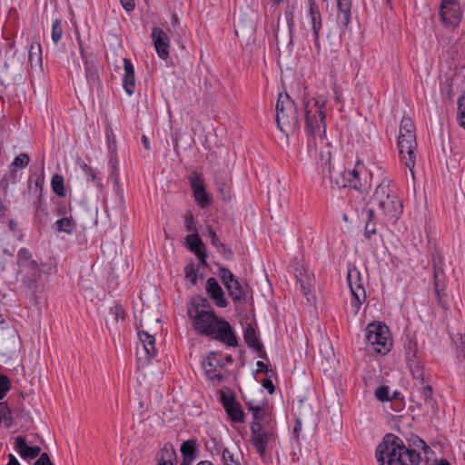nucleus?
I'll return each mask as SVG.
<instances>
[{"instance_id": "nucleus-37", "label": "nucleus", "mask_w": 465, "mask_h": 465, "mask_svg": "<svg viewBox=\"0 0 465 465\" xmlns=\"http://www.w3.org/2000/svg\"><path fill=\"white\" fill-rule=\"evenodd\" d=\"M199 265L191 261L184 267L185 279L188 280L193 285H196L198 280Z\"/></svg>"}, {"instance_id": "nucleus-27", "label": "nucleus", "mask_w": 465, "mask_h": 465, "mask_svg": "<svg viewBox=\"0 0 465 465\" xmlns=\"http://www.w3.org/2000/svg\"><path fill=\"white\" fill-rule=\"evenodd\" d=\"M309 14L312 19V32L317 34V31L322 29V16L319 7L314 0H308Z\"/></svg>"}, {"instance_id": "nucleus-28", "label": "nucleus", "mask_w": 465, "mask_h": 465, "mask_svg": "<svg viewBox=\"0 0 465 465\" xmlns=\"http://www.w3.org/2000/svg\"><path fill=\"white\" fill-rule=\"evenodd\" d=\"M243 338L246 344L252 348L254 351H261L262 348V343L260 341L258 336L256 335L255 329L252 325H248L243 332Z\"/></svg>"}, {"instance_id": "nucleus-12", "label": "nucleus", "mask_w": 465, "mask_h": 465, "mask_svg": "<svg viewBox=\"0 0 465 465\" xmlns=\"http://www.w3.org/2000/svg\"><path fill=\"white\" fill-rule=\"evenodd\" d=\"M439 15L441 23L447 28L452 29L459 25L462 17L460 5L455 0H442Z\"/></svg>"}, {"instance_id": "nucleus-33", "label": "nucleus", "mask_w": 465, "mask_h": 465, "mask_svg": "<svg viewBox=\"0 0 465 465\" xmlns=\"http://www.w3.org/2000/svg\"><path fill=\"white\" fill-rule=\"evenodd\" d=\"M376 222L375 214L372 209L368 210L367 221L364 228V237L370 239L372 235L376 234Z\"/></svg>"}, {"instance_id": "nucleus-25", "label": "nucleus", "mask_w": 465, "mask_h": 465, "mask_svg": "<svg viewBox=\"0 0 465 465\" xmlns=\"http://www.w3.org/2000/svg\"><path fill=\"white\" fill-rule=\"evenodd\" d=\"M253 421L251 426L265 427L270 422V413L267 405H262L252 410Z\"/></svg>"}, {"instance_id": "nucleus-8", "label": "nucleus", "mask_w": 465, "mask_h": 465, "mask_svg": "<svg viewBox=\"0 0 465 465\" xmlns=\"http://www.w3.org/2000/svg\"><path fill=\"white\" fill-rule=\"evenodd\" d=\"M347 281L351 291V301L348 311L356 316L363 302L366 301V292L361 272L351 263L348 264Z\"/></svg>"}, {"instance_id": "nucleus-34", "label": "nucleus", "mask_w": 465, "mask_h": 465, "mask_svg": "<svg viewBox=\"0 0 465 465\" xmlns=\"http://www.w3.org/2000/svg\"><path fill=\"white\" fill-rule=\"evenodd\" d=\"M51 186L53 192L60 196L64 197L66 194L65 188H64V177L61 174L55 173L53 175L51 180Z\"/></svg>"}, {"instance_id": "nucleus-38", "label": "nucleus", "mask_w": 465, "mask_h": 465, "mask_svg": "<svg viewBox=\"0 0 465 465\" xmlns=\"http://www.w3.org/2000/svg\"><path fill=\"white\" fill-rule=\"evenodd\" d=\"M408 365L410 367L413 379L415 380L414 384L426 382L423 367L419 362L414 361V362H408Z\"/></svg>"}, {"instance_id": "nucleus-43", "label": "nucleus", "mask_w": 465, "mask_h": 465, "mask_svg": "<svg viewBox=\"0 0 465 465\" xmlns=\"http://www.w3.org/2000/svg\"><path fill=\"white\" fill-rule=\"evenodd\" d=\"M188 181L193 192L195 191V189H197L198 187L203 188V186H205L203 174L196 171H193L191 173V174L188 176Z\"/></svg>"}, {"instance_id": "nucleus-61", "label": "nucleus", "mask_w": 465, "mask_h": 465, "mask_svg": "<svg viewBox=\"0 0 465 465\" xmlns=\"http://www.w3.org/2000/svg\"><path fill=\"white\" fill-rule=\"evenodd\" d=\"M48 213L45 209L40 208V206L36 207V217L39 220L40 223H45V220L47 219Z\"/></svg>"}, {"instance_id": "nucleus-54", "label": "nucleus", "mask_w": 465, "mask_h": 465, "mask_svg": "<svg viewBox=\"0 0 465 465\" xmlns=\"http://www.w3.org/2000/svg\"><path fill=\"white\" fill-rule=\"evenodd\" d=\"M208 237L211 241V243L215 247L219 248L223 242L220 241L219 237L217 236L215 231L212 227H208Z\"/></svg>"}, {"instance_id": "nucleus-19", "label": "nucleus", "mask_w": 465, "mask_h": 465, "mask_svg": "<svg viewBox=\"0 0 465 465\" xmlns=\"http://www.w3.org/2000/svg\"><path fill=\"white\" fill-rule=\"evenodd\" d=\"M14 448L19 456L26 461L35 460L41 455V448L28 445L24 436H17L15 439Z\"/></svg>"}, {"instance_id": "nucleus-45", "label": "nucleus", "mask_w": 465, "mask_h": 465, "mask_svg": "<svg viewBox=\"0 0 465 465\" xmlns=\"http://www.w3.org/2000/svg\"><path fill=\"white\" fill-rule=\"evenodd\" d=\"M407 362H414L416 361L417 346L412 340H408L404 343Z\"/></svg>"}, {"instance_id": "nucleus-41", "label": "nucleus", "mask_w": 465, "mask_h": 465, "mask_svg": "<svg viewBox=\"0 0 465 465\" xmlns=\"http://www.w3.org/2000/svg\"><path fill=\"white\" fill-rule=\"evenodd\" d=\"M204 446L206 450L210 452L212 455H220L225 449V447L223 446L222 442L218 440L216 438H211L210 440H206Z\"/></svg>"}, {"instance_id": "nucleus-20", "label": "nucleus", "mask_w": 465, "mask_h": 465, "mask_svg": "<svg viewBox=\"0 0 465 465\" xmlns=\"http://www.w3.org/2000/svg\"><path fill=\"white\" fill-rule=\"evenodd\" d=\"M337 24L343 32L351 22V0H337Z\"/></svg>"}, {"instance_id": "nucleus-10", "label": "nucleus", "mask_w": 465, "mask_h": 465, "mask_svg": "<svg viewBox=\"0 0 465 465\" xmlns=\"http://www.w3.org/2000/svg\"><path fill=\"white\" fill-rule=\"evenodd\" d=\"M205 337L217 341L227 347H237L239 344L238 337L232 326L222 317L217 318Z\"/></svg>"}, {"instance_id": "nucleus-3", "label": "nucleus", "mask_w": 465, "mask_h": 465, "mask_svg": "<svg viewBox=\"0 0 465 465\" xmlns=\"http://www.w3.org/2000/svg\"><path fill=\"white\" fill-rule=\"evenodd\" d=\"M187 315L190 319L193 331L196 334L204 337L219 317L209 301L200 295L191 299L187 306Z\"/></svg>"}, {"instance_id": "nucleus-31", "label": "nucleus", "mask_w": 465, "mask_h": 465, "mask_svg": "<svg viewBox=\"0 0 465 465\" xmlns=\"http://www.w3.org/2000/svg\"><path fill=\"white\" fill-rule=\"evenodd\" d=\"M297 282L300 285V289L304 295H308L312 291V279L310 275H303L302 270H296Z\"/></svg>"}, {"instance_id": "nucleus-35", "label": "nucleus", "mask_w": 465, "mask_h": 465, "mask_svg": "<svg viewBox=\"0 0 465 465\" xmlns=\"http://www.w3.org/2000/svg\"><path fill=\"white\" fill-rule=\"evenodd\" d=\"M55 226L58 232L71 234L75 228V223L72 218L63 217L56 221Z\"/></svg>"}, {"instance_id": "nucleus-39", "label": "nucleus", "mask_w": 465, "mask_h": 465, "mask_svg": "<svg viewBox=\"0 0 465 465\" xmlns=\"http://www.w3.org/2000/svg\"><path fill=\"white\" fill-rule=\"evenodd\" d=\"M285 18L289 30V45H293V31H294V6H287L285 9Z\"/></svg>"}, {"instance_id": "nucleus-23", "label": "nucleus", "mask_w": 465, "mask_h": 465, "mask_svg": "<svg viewBox=\"0 0 465 465\" xmlns=\"http://www.w3.org/2000/svg\"><path fill=\"white\" fill-rule=\"evenodd\" d=\"M158 462L176 465L177 454L172 443H165L157 454Z\"/></svg>"}, {"instance_id": "nucleus-53", "label": "nucleus", "mask_w": 465, "mask_h": 465, "mask_svg": "<svg viewBox=\"0 0 465 465\" xmlns=\"http://www.w3.org/2000/svg\"><path fill=\"white\" fill-rule=\"evenodd\" d=\"M375 396L381 401H391L390 390L387 386L379 387L375 391Z\"/></svg>"}, {"instance_id": "nucleus-18", "label": "nucleus", "mask_w": 465, "mask_h": 465, "mask_svg": "<svg viewBox=\"0 0 465 465\" xmlns=\"http://www.w3.org/2000/svg\"><path fill=\"white\" fill-rule=\"evenodd\" d=\"M152 38L158 56L166 60L169 57L170 39L167 34L160 27H153Z\"/></svg>"}, {"instance_id": "nucleus-16", "label": "nucleus", "mask_w": 465, "mask_h": 465, "mask_svg": "<svg viewBox=\"0 0 465 465\" xmlns=\"http://www.w3.org/2000/svg\"><path fill=\"white\" fill-rule=\"evenodd\" d=\"M17 263L20 267L31 271V278L34 282L41 277V269L38 262L33 259L31 252L26 248H21L17 252Z\"/></svg>"}, {"instance_id": "nucleus-46", "label": "nucleus", "mask_w": 465, "mask_h": 465, "mask_svg": "<svg viewBox=\"0 0 465 465\" xmlns=\"http://www.w3.org/2000/svg\"><path fill=\"white\" fill-rule=\"evenodd\" d=\"M63 36L62 22L55 19L52 25V40L54 44H58Z\"/></svg>"}, {"instance_id": "nucleus-52", "label": "nucleus", "mask_w": 465, "mask_h": 465, "mask_svg": "<svg viewBox=\"0 0 465 465\" xmlns=\"http://www.w3.org/2000/svg\"><path fill=\"white\" fill-rule=\"evenodd\" d=\"M111 313L114 316L116 322L120 319L124 320L125 317V312L119 302H114L110 309Z\"/></svg>"}, {"instance_id": "nucleus-63", "label": "nucleus", "mask_w": 465, "mask_h": 465, "mask_svg": "<svg viewBox=\"0 0 465 465\" xmlns=\"http://www.w3.org/2000/svg\"><path fill=\"white\" fill-rule=\"evenodd\" d=\"M262 385L264 389L268 391L270 394H272L275 391V387L272 383V381L269 378L264 379L262 382Z\"/></svg>"}, {"instance_id": "nucleus-44", "label": "nucleus", "mask_w": 465, "mask_h": 465, "mask_svg": "<svg viewBox=\"0 0 465 465\" xmlns=\"http://www.w3.org/2000/svg\"><path fill=\"white\" fill-rule=\"evenodd\" d=\"M433 275H434V289L441 290L442 284H444V278H445L443 265H439V266L433 265Z\"/></svg>"}, {"instance_id": "nucleus-42", "label": "nucleus", "mask_w": 465, "mask_h": 465, "mask_svg": "<svg viewBox=\"0 0 465 465\" xmlns=\"http://www.w3.org/2000/svg\"><path fill=\"white\" fill-rule=\"evenodd\" d=\"M80 54H81V57L85 65V74H86L87 80L94 82V83L98 82V80H99L98 74L94 69L90 67L87 58H86V55L84 54V51L82 47H80Z\"/></svg>"}, {"instance_id": "nucleus-60", "label": "nucleus", "mask_w": 465, "mask_h": 465, "mask_svg": "<svg viewBox=\"0 0 465 465\" xmlns=\"http://www.w3.org/2000/svg\"><path fill=\"white\" fill-rule=\"evenodd\" d=\"M185 227L188 232L196 231L195 221L191 213L185 216Z\"/></svg>"}, {"instance_id": "nucleus-62", "label": "nucleus", "mask_w": 465, "mask_h": 465, "mask_svg": "<svg viewBox=\"0 0 465 465\" xmlns=\"http://www.w3.org/2000/svg\"><path fill=\"white\" fill-rule=\"evenodd\" d=\"M432 264L435 266L443 265L444 263V257L441 252H435L432 255Z\"/></svg>"}, {"instance_id": "nucleus-17", "label": "nucleus", "mask_w": 465, "mask_h": 465, "mask_svg": "<svg viewBox=\"0 0 465 465\" xmlns=\"http://www.w3.org/2000/svg\"><path fill=\"white\" fill-rule=\"evenodd\" d=\"M205 291L213 302V303L219 308H226L229 305V301L225 297V293L223 288L218 283V281L210 277L207 279L205 283Z\"/></svg>"}, {"instance_id": "nucleus-22", "label": "nucleus", "mask_w": 465, "mask_h": 465, "mask_svg": "<svg viewBox=\"0 0 465 465\" xmlns=\"http://www.w3.org/2000/svg\"><path fill=\"white\" fill-rule=\"evenodd\" d=\"M215 185L223 201H230L232 197L231 179L224 173H215Z\"/></svg>"}, {"instance_id": "nucleus-59", "label": "nucleus", "mask_w": 465, "mask_h": 465, "mask_svg": "<svg viewBox=\"0 0 465 465\" xmlns=\"http://www.w3.org/2000/svg\"><path fill=\"white\" fill-rule=\"evenodd\" d=\"M34 465H54V463L51 461L49 455L47 453L44 452L35 460Z\"/></svg>"}, {"instance_id": "nucleus-6", "label": "nucleus", "mask_w": 465, "mask_h": 465, "mask_svg": "<svg viewBox=\"0 0 465 465\" xmlns=\"http://www.w3.org/2000/svg\"><path fill=\"white\" fill-rule=\"evenodd\" d=\"M277 126L286 136L300 129V117L295 102L287 93H280L276 103Z\"/></svg>"}, {"instance_id": "nucleus-24", "label": "nucleus", "mask_w": 465, "mask_h": 465, "mask_svg": "<svg viewBox=\"0 0 465 465\" xmlns=\"http://www.w3.org/2000/svg\"><path fill=\"white\" fill-rule=\"evenodd\" d=\"M234 303H243L246 301V292L238 280L225 287Z\"/></svg>"}, {"instance_id": "nucleus-48", "label": "nucleus", "mask_w": 465, "mask_h": 465, "mask_svg": "<svg viewBox=\"0 0 465 465\" xmlns=\"http://www.w3.org/2000/svg\"><path fill=\"white\" fill-rule=\"evenodd\" d=\"M12 387L10 379L0 373V401L3 400Z\"/></svg>"}, {"instance_id": "nucleus-2", "label": "nucleus", "mask_w": 465, "mask_h": 465, "mask_svg": "<svg viewBox=\"0 0 465 465\" xmlns=\"http://www.w3.org/2000/svg\"><path fill=\"white\" fill-rule=\"evenodd\" d=\"M371 202L392 223H395L402 213L403 205L398 197L397 188L389 178L382 179L378 184L371 197Z\"/></svg>"}, {"instance_id": "nucleus-40", "label": "nucleus", "mask_w": 465, "mask_h": 465, "mask_svg": "<svg viewBox=\"0 0 465 465\" xmlns=\"http://www.w3.org/2000/svg\"><path fill=\"white\" fill-rule=\"evenodd\" d=\"M218 265V275L224 285V287H227L232 282H235L237 279L233 275V273L226 267L217 264Z\"/></svg>"}, {"instance_id": "nucleus-64", "label": "nucleus", "mask_w": 465, "mask_h": 465, "mask_svg": "<svg viewBox=\"0 0 465 465\" xmlns=\"http://www.w3.org/2000/svg\"><path fill=\"white\" fill-rule=\"evenodd\" d=\"M120 2L123 8L127 12L133 11L135 7L134 0H120Z\"/></svg>"}, {"instance_id": "nucleus-4", "label": "nucleus", "mask_w": 465, "mask_h": 465, "mask_svg": "<svg viewBox=\"0 0 465 465\" xmlns=\"http://www.w3.org/2000/svg\"><path fill=\"white\" fill-rule=\"evenodd\" d=\"M303 116L305 121L306 132L309 135H319L322 137L325 134V98L312 97L311 99H302Z\"/></svg>"}, {"instance_id": "nucleus-55", "label": "nucleus", "mask_w": 465, "mask_h": 465, "mask_svg": "<svg viewBox=\"0 0 465 465\" xmlns=\"http://www.w3.org/2000/svg\"><path fill=\"white\" fill-rule=\"evenodd\" d=\"M217 250L222 254L223 259L228 261L232 260L234 252L232 249L227 248L223 243Z\"/></svg>"}, {"instance_id": "nucleus-15", "label": "nucleus", "mask_w": 465, "mask_h": 465, "mask_svg": "<svg viewBox=\"0 0 465 465\" xmlns=\"http://www.w3.org/2000/svg\"><path fill=\"white\" fill-rule=\"evenodd\" d=\"M220 394L223 407L230 419L236 423L243 422L244 412L241 403L236 400L235 395L232 392L227 394L224 391H221Z\"/></svg>"}, {"instance_id": "nucleus-5", "label": "nucleus", "mask_w": 465, "mask_h": 465, "mask_svg": "<svg viewBox=\"0 0 465 465\" xmlns=\"http://www.w3.org/2000/svg\"><path fill=\"white\" fill-rule=\"evenodd\" d=\"M417 147L415 125L411 118L403 117L398 136L399 155L401 162L411 170L412 174L416 164Z\"/></svg>"}, {"instance_id": "nucleus-11", "label": "nucleus", "mask_w": 465, "mask_h": 465, "mask_svg": "<svg viewBox=\"0 0 465 465\" xmlns=\"http://www.w3.org/2000/svg\"><path fill=\"white\" fill-rule=\"evenodd\" d=\"M138 336L141 344L136 348L137 361L142 367H144L148 365L157 354L155 338L145 331H139Z\"/></svg>"}, {"instance_id": "nucleus-58", "label": "nucleus", "mask_w": 465, "mask_h": 465, "mask_svg": "<svg viewBox=\"0 0 465 465\" xmlns=\"http://www.w3.org/2000/svg\"><path fill=\"white\" fill-rule=\"evenodd\" d=\"M217 361H220L216 358V353L211 352L210 355L208 356L207 360L203 361V369H205V367L213 368L215 365V362H217Z\"/></svg>"}, {"instance_id": "nucleus-49", "label": "nucleus", "mask_w": 465, "mask_h": 465, "mask_svg": "<svg viewBox=\"0 0 465 465\" xmlns=\"http://www.w3.org/2000/svg\"><path fill=\"white\" fill-rule=\"evenodd\" d=\"M29 156L28 154L26 153H21L19 154L18 156H16L15 159H14V162L12 163L11 164V167H15V168H17V167H20V168H25L28 165L29 163Z\"/></svg>"}, {"instance_id": "nucleus-7", "label": "nucleus", "mask_w": 465, "mask_h": 465, "mask_svg": "<svg viewBox=\"0 0 465 465\" xmlns=\"http://www.w3.org/2000/svg\"><path fill=\"white\" fill-rule=\"evenodd\" d=\"M321 165L322 173L328 174L331 183L338 188L350 187L357 191L362 190V183L360 180V173L356 169L349 171H335L331 165V153H320Z\"/></svg>"}, {"instance_id": "nucleus-30", "label": "nucleus", "mask_w": 465, "mask_h": 465, "mask_svg": "<svg viewBox=\"0 0 465 465\" xmlns=\"http://www.w3.org/2000/svg\"><path fill=\"white\" fill-rule=\"evenodd\" d=\"M224 364L220 361L215 362V365L211 367H205L204 371L208 379L213 381H222L224 378L223 375Z\"/></svg>"}, {"instance_id": "nucleus-36", "label": "nucleus", "mask_w": 465, "mask_h": 465, "mask_svg": "<svg viewBox=\"0 0 465 465\" xmlns=\"http://www.w3.org/2000/svg\"><path fill=\"white\" fill-rule=\"evenodd\" d=\"M194 200L196 203L201 208H206L211 204V198L209 197L208 193H206L205 186L203 188H197L195 191L193 192Z\"/></svg>"}, {"instance_id": "nucleus-26", "label": "nucleus", "mask_w": 465, "mask_h": 465, "mask_svg": "<svg viewBox=\"0 0 465 465\" xmlns=\"http://www.w3.org/2000/svg\"><path fill=\"white\" fill-rule=\"evenodd\" d=\"M183 458L195 460L198 457V445L195 440H188L183 442L180 448Z\"/></svg>"}, {"instance_id": "nucleus-9", "label": "nucleus", "mask_w": 465, "mask_h": 465, "mask_svg": "<svg viewBox=\"0 0 465 465\" xmlns=\"http://www.w3.org/2000/svg\"><path fill=\"white\" fill-rule=\"evenodd\" d=\"M366 339L378 353L386 354L391 347V339L388 327L381 322L369 323L366 328Z\"/></svg>"}, {"instance_id": "nucleus-29", "label": "nucleus", "mask_w": 465, "mask_h": 465, "mask_svg": "<svg viewBox=\"0 0 465 465\" xmlns=\"http://www.w3.org/2000/svg\"><path fill=\"white\" fill-rule=\"evenodd\" d=\"M29 63L31 66L39 65L42 66L43 57H42V48L41 45L37 41L32 42L29 49Z\"/></svg>"}, {"instance_id": "nucleus-13", "label": "nucleus", "mask_w": 465, "mask_h": 465, "mask_svg": "<svg viewBox=\"0 0 465 465\" xmlns=\"http://www.w3.org/2000/svg\"><path fill=\"white\" fill-rule=\"evenodd\" d=\"M274 440L275 434L272 430L257 425L251 426V441L262 458L265 456L267 447Z\"/></svg>"}, {"instance_id": "nucleus-1", "label": "nucleus", "mask_w": 465, "mask_h": 465, "mask_svg": "<svg viewBox=\"0 0 465 465\" xmlns=\"http://www.w3.org/2000/svg\"><path fill=\"white\" fill-rule=\"evenodd\" d=\"M375 455L380 465H418L420 462V452L408 449L403 440L392 433L385 434Z\"/></svg>"}, {"instance_id": "nucleus-51", "label": "nucleus", "mask_w": 465, "mask_h": 465, "mask_svg": "<svg viewBox=\"0 0 465 465\" xmlns=\"http://www.w3.org/2000/svg\"><path fill=\"white\" fill-rule=\"evenodd\" d=\"M221 455L223 465H240L239 461L234 459L233 454L227 448L223 450Z\"/></svg>"}, {"instance_id": "nucleus-32", "label": "nucleus", "mask_w": 465, "mask_h": 465, "mask_svg": "<svg viewBox=\"0 0 465 465\" xmlns=\"http://www.w3.org/2000/svg\"><path fill=\"white\" fill-rule=\"evenodd\" d=\"M186 242L188 243L189 249L194 253L197 254L199 252L204 251V244L202 242L198 233H192L186 236Z\"/></svg>"}, {"instance_id": "nucleus-21", "label": "nucleus", "mask_w": 465, "mask_h": 465, "mask_svg": "<svg viewBox=\"0 0 465 465\" xmlns=\"http://www.w3.org/2000/svg\"><path fill=\"white\" fill-rule=\"evenodd\" d=\"M123 87L128 95H132L135 90L134 68L130 59L124 58Z\"/></svg>"}, {"instance_id": "nucleus-14", "label": "nucleus", "mask_w": 465, "mask_h": 465, "mask_svg": "<svg viewBox=\"0 0 465 465\" xmlns=\"http://www.w3.org/2000/svg\"><path fill=\"white\" fill-rule=\"evenodd\" d=\"M432 387L427 382L414 384L411 392L412 401L416 402L418 406L424 405L427 408L434 411L438 407V402L432 395Z\"/></svg>"}, {"instance_id": "nucleus-57", "label": "nucleus", "mask_w": 465, "mask_h": 465, "mask_svg": "<svg viewBox=\"0 0 465 465\" xmlns=\"http://www.w3.org/2000/svg\"><path fill=\"white\" fill-rule=\"evenodd\" d=\"M4 420L5 426L9 429L14 425V418L12 416V411L10 408L7 409V412H5V415H2V421Z\"/></svg>"}, {"instance_id": "nucleus-56", "label": "nucleus", "mask_w": 465, "mask_h": 465, "mask_svg": "<svg viewBox=\"0 0 465 465\" xmlns=\"http://www.w3.org/2000/svg\"><path fill=\"white\" fill-rule=\"evenodd\" d=\"M435 292H436L438 303L440 306L445 307V303H446L445 284H442L441 290L435 289Z\"/></svg>"}, {"instance_id": "nucleus-47", "label": "nucleus", "mask_w": 465, "mask_h": 465, "mask_svg": "<svg viewBox=\"0 0 465 465\" xmlns=\"http://www.w3.org/2000/svg\"><path fill=\"white\" fill-rule=\"evenodd\" d=\"M459 124L465 129V94L458 99V115Z\"/></svg>"}, {"instance_id": "nucleus-50", "label": "nucleus", "mask_w": 465, "mask_h": 465, "mask_svg": "<svg viewBox=\"0 0 465 465\" xmlns=\"http://www.w3.org/2000/svg\"><path fill=\"white\" fill-rule=\"evenodd\" d=\"M81 168L84 171V173H85V175L88 177L89 180L96 183L97 186H102L99 179H97V177H96V173H94V171L93 170V168L91 166H89L85 163H82Z\"/></svg>"}]
</instances>
